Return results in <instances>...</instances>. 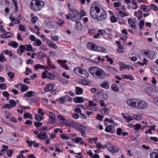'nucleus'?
<instances>
[{
    "label": "nucleus",
    "mask_w": 158,
    "mask_h": 158,
    "mask_svg": "<svg viewBox=\"0 0 158 158\" xmlns=\"http://www.w3.org/2000/svg\"><path fill=\"white\" fill-rule=\"evenodd\" d=\"M88 70L92 75L96 79H102L106 77L105 73L104 71L97 67L89 68Z\"/></svg>",
    "instance_id": "1"
},
{
    "label": "nucleus",
    "mask_w": 158,
    "mask_h": 158,
    "mask_svg": "<svg viewBox=\"0 0 158 158\" xmlns=\"http://www.w3.org/2000/svg\"><path fill=\"white\" fill-rule=\"evenodd\" d=\"M87 47L89 49L92 50L102 52H106V49L104 48L99 47L92 42L88 43L87 44Z\"/></svg>",
    "instance_id": "2"
},
{
    "label": "nucleus",
    "mask_w": 158,
    "mask_h": 158,
    "mask_svg": "<svg viewBox=\"0 0 158 158\" xmlns=\"http://www.w3.org/2000/svg\"><path fill=\"white\" fill-rule=\"evenodd\" d=\"M100 11V9L98 7H91L89 12L91 16L94 19H97L98 16V14Z\"/></svg>",
    "instance_id": "3"
},
{
    "label": "nucleus",
    "mask_w": 158,
    "mask_h": 158,
    "mask_svg": "<svg viewBox=\"0 0 158 158\" xmlns=\"http://www.w3.org/2000/svg\"><path fill=\"white\" fill-rule=\"evenodd\" d=\"M148 106L147 102L144 100H139V103L138 109H145Z\"/></svg>",
    "instance_id": "4"
},
{
    "label": "nucleus",
    "mask_w": 158,
    "mask_h": 158,
    "mask_svg": "<svg viewBox=\"0 0 158 158\" xmlns=\"http://www.w3.org/2000/svg\"><path fill=\"white\" fill-rule=\"evenodd\" d=\"M35 1L37 6V7L35 8V10H40L41 9L43 8L44 6V2L39 0H35Z\"/></svg>",
    "instance_id": "5"
},
{
    "label": "nucleus",
    "mask_w": 158,
    "mask_h": 158,
    "mask_svg": "<svg viewBox=\"0 0 158 158\" xmlns=\"http://www.w3.org/2000/svg\"><path fill=\"white\" fill-rule=\"evenodd\" d=\"M37 137L40 140H45L48 137L46 133L44 132H40Z\"/></svg>",
    "instance_id": "6"
},
{
    "label": "nucleus",
    "mask_w": 158,
    "mask_h": 158,
    "mask_svg": "<svg viewBox=\"0 0 158 158\" xmlns=\"http://www.w3.org/2000/svg\"><path fill=\"white\" fill-rule=\"evenodd\" d=\"M108 150L113 153H116L118 151V149L114 145H110L107 147Z\"/></svg>",
    "instance_id": "7"
},
{
    "label": "nucleus",
    "mask_w": 158,
    "mask_h": 158,
    "mask_svg": "<svg viewBox=\"0 0 158 158\" xmlns=\"http://www.w3.org/2000/svg\"><path fill=\"white\" fill-rule=\"evenodd\" d=\"M26 50V48L25 46L20 45L19 48L17 50V53L19 56L22 55Z\"/></svg>",
    "instance_id": "8"
},
{
    "label": "nucleus",
    "mask_w": 158,
    "mask_h": 158,
    "mask_svg": "<svg viewBox=\"0 0 158 158\" xmlns=\"http://www.w3.org/2000/svg\"><path fill=\"white\" fill-rule=\"evenodd\" d=\"M121 115H122L123 118L126 120V121L128 123L130 122L133 119L132 117L128 115L127 114H125L124 113H122Z\"/></svg>",
    "instance_id": "9"
},
{
    "label": "nucleus",
    "mask_w": 158,
    "mask_h": 158,
    "mask_svg": "<svg viewBox=\"0 0 158 158\" xmlns=\"http://www.w3.org/2000/svg\"><path fill=\"white\" fill-rule=\"evenodd\" d=\"M135 100V98H129L127 101L126 103L129 106L134 108Z\"/></svg>",
    "instance_id": "10"
},
{
    "label": "nucleus",
    "mask_w": 158,
    "mask_h": 158,
    "mask_svg": "<svg viewBox=\"0 0 158 158\" xmlns=\"http://www.w3.org/2000/svg\"><path fill=\"white\" fill-rule=\"evenodd\" d=\"M106 12L105 11H102L100 16H98L97 17V19L102 21L106 19Z\"/></svg>",
    "instance_id": "11"
},
{
    "label": "nucleus",
    "mask_w": 158,
    "mask_h": 158,
    "mask_svg": "<svg viewBox=\"0 0 158 158\" xmlns=\"http://www.w3.org/2000/svg\"><path fill=\"white\" fill-rule=\"evenodd\" d=\"M70 16H71V20L75 22H79L80 21V19L79 16H77L76 15L74 14L73 15L69 14Z\"/></svg>",
    "instance_id": "12"
},
{
    "label": "nucleus",
    "mask_w": 158,
    "mask_h": 158,
    "mask_svg": "<svg viewBox=\"0 0 158 158\" xmlns=\"http://www.w3.org/2000/svg\"><path fill=\"white\" fill-rule=\"evenodd\" d=\"M134 15L137 17L139 20L142 18V12L140 10H139L137 11H135Z\"/></svg>",
    "instance_id": "13"
},
{
    "label": "nucleus",
    "mask_w": 158,
    "mask_h": 158,
    "mask_svg": "<svg viewBox=\"0 0 158 158\" xmlns=\"http://www.w3.org/2000/svg\"><path fill=\"white\" fill-rule=\"evenodd\" d=\"M81 73H80L79 76L81 77L86 78L88 77H89V74L88 73L85 71L83 69L81 71Z\"/></svg>",
    "instance_id": "14"
},
{
    "label": "nucleus",
    "mask_w": 158,
    "mask_h": 158,
    "mask_svg": "<svg viewBox=\"0 0 158 158\" xmlns=\"http://www.w3.org/2000/svg\"><path fill=\"white\" fill-rule=\"evenodd\" d=\"M74 101L76 103H82L84 101V99L82 97H76L74 98Z\"/></svg>",
    "instance_id": "15"
},
{
    "label": "nucleus",
    "mask_w": 158,
    "mask_h": 158,
    "mask_svg": "<svg viewBox=\"0 0 158 158\" xmlns=\"http://www.w3.org/2000/svg\"><path fill=\"white\" fill-rule=\"evenodd\" d=\"M54 87L53 84H48L44 88V91L46 92H48L52 90Z\"/></svg>",
    "instance_id": "16"
},
{
    "label": "nucleus",
    "mask_w": 158,
    "mask_h": 158,
    "mask_svg": "<svg viewBox=\"0 0 158 158\" xmlns=\"http://www.w3.org/2000/svg\"><path fill=\"white\" fill-rule=\"evenodd\" d=\"M54 23L52 22H47L45 23L46 26L48 28L50 29L54 28Z\"/></svg>",
    "instance_id": "17"
},
{
    "label": "nucleus",
    "mask_w": 158,
    "mask_h": 158,
    "mask_svg": "<svg viewBox=\"0 0 158 158\" xmlns=\"http://www.w3.org/2000/svg\"><path fill=\"white\" fill-rule=\"evenodd\" d=\"M31 8L32 10L35 11H39L38 10H35V8L37 7H36L37 6L35 1H31Z\"/></svg>",
    "instance_id": "18"
},
{
    "label": "nucleus",
    "mask_w": 158,
    "mask_h": 158,
    "mask_svg": "<svg viewBox=\"0 0 158 158\" xmlns=\"http://www.w3.org/2000/svg\"><path fill=\"white\" fill-rule=\"evenodd\" d=\"M12 15L11 13L10 14L9 19L12 22H14V24H19L20 23V21L19 20L15 19L13 17H11V15Z\"/></svg>",
    "instance_id": "19"
},
{
    "label": "nucleus",
    "mask_w": 158,
    "mask_h": 158,
    "mask_svg": "<svg viewBox=\"0 0 158 158\" xmlns=\"http://www.w3.org/2000/svg\"><path fill=\"white\" fill-rule=\"evenodd\" d=\"M8 45L15 48H17L19 46V44L14 41H10L8 43Z\"/></svg>",
    "instance_id": "20"
},
{
    "label": "nucleus",
    "mask_w": 158,
    "mask_h": 158,
    "mask_svg": "<svg viewBox=\"0 0 158 158\" xmlns=\"http://www.w3.org/2000/svg\"><path fill=\"white\" fill-rule=\"evenodd\" d=\"M83 28V26L81 23L79 22L76 23L75 25V28L78 31L81 30Z\"/></svg>",
    "instance_id": "21"
},
{
    "label": "nucleus",
    "mask_w": 158,
    "mask_h": 158,
    "mask_svg": "<svg viewBox=\"0 0 158 158\" xmlns=\"http://www.w3.org/2000/svg\"><path fill=\"white\" fill-rule=\"evenodd\" d=\"M128 23L130 26L132 28L135 29L136 28V26L135 23L131 19H129L128 20Z\"/></svg>",
    "instance_id": "22"
},
{
    "label": "nucleus",
    "mask_w": 158,
    "mask_h": 158,
    "mask_svg": "<svg viewBox=\"0 0 158 158\" xmlns=\"http://www.w3.org/2000/svg\"><path fill=\"white\" fill-rule=\"evenodd\" d=\"M46 78L51 80H54L55 78V75L54 74L50 73L47 72Z\"/></svg>",
    "instance_id": "23"
},
{
    "label": "nucleus",
    "mask_w": 158,
    "mask_h": 158,
    "mask_svg": "<svg viewBox=\"0 0 158 158\" xmlns=\"http://www.w3.org/2000/svg\"><path fill=\"white\" fill-rule=\"evenodd\" d=\"M145 91L146 93L150 95H152L153 93V89L152 88L149 87H147L145 89Z\"/></svg>",
    "instance_id": "24"
},
{
    "label": "nucleus",
    "mask_w": 158,
    "mask_h": 158,
    "mask_svg": "<svg viewBox=\"0 0 158 158\" xmlns=\"http://www.w3.org/2000/svg\"><path fill=\"white\" fill-rule=\"evenodd\" d=\"M75 129L78 131H81L83 130V128H85V127L81 124H77L75 127Z\"/></svg>",
    "instance_id": "25"
},
{
    "label": "nucleus",
    "mask_w": 158,
    "mask_h": 158,
    "mask_svg": "<svg viewBox=\"0 0 158 158\" xmlns=\"http://www.w3.org/2000/svg\"><path fill=\"white\" fill-rule=\"evenodd\" d=\"M101 87L106 89H108L109 88V84L106 81H105L102 84L100 85Z\"/></svg>",
    "instance_id": "26"
},
{
    "label": "nucleus",
    "mask_w": 158,
    "mask_h": 158,
    "mask_svg": "<svg viewBox=\"0 0 158 158\" xmlns=\"http://www.w3.org/2000/svg\"><path fill=\"white\" fill-rule=\"evenodd\" d=\"M122 77L123 79H129L131 80H133L134 79L133 77L130 74L123 75Z\"/></svg>",
    "instance_id": "27"
},
{
    "label": "nucleus",
    "mask_w": 158,
    "mask_h": 158,
    "mask_svg": "<svg viewBox=\"0 0 158 158\" xmlns=\"http://www.w3.org/2000/svg\"><path fill=\"white\" fill-rule=\"evenodd\" d=\"M83 89L79 87H77L76 89L75 93L77 94H82Z\"/></svg>",
    "instance_id": "28"
},
{
    "label": "nucleus",
    "mask_w": 158,
    "mask_h": 158,
    "mask_svg": "<svg viewBox=\"0 0 158 158\" xmlns=\"http://www.w3.org/2000/svg\"><path fill=\"white\" fill-rule=\"evenodd\" d=\"M34 93L32 91H28L24 94V96L25 97H30L33 96V93Z\"/></svg>",
    "instance_id": "29"
},
{
    "label": "nucleus",
    "mask_w": 158,
    "mask_h": 158,
    "mask_svg": "<svg viewBox=\"0 0 158 158\" xmlns=\"http://www.w3.org/2000/svg\"><path fill=\"white\" fill-rule=\"evenodd\" d=\"M83 69L80 68V67H76L74 69L73 71L75 72V73L77 74L79 76L81 72V71L83 70Z\"/></svg>",
    "instance_id": "30"
},
{
    "label": "nucleus",
    "mask_w": 158,
    "mask_h": 158,
    "mask_svg": "<svg viewBox=\"0 0 158 158\" xmlns=\"http://www.w3.org/2000/svg\"><path fill=\"white\" fill-rule=\"evenodd\" d=\"M149 51H146L145 50H143L140 52V54L143 56L147 58L148 54Z\"/></svg>",
    "instance_id": "31"
},
{
    "label": "nucleus",
    "mask_w": 158,
    "mask_h": 158,
    "mask_svg": "<svg viewBox=\"0 0 158 158\" xmlns=\"http://www.w3.org/2000/svg\"><path fill=\"white\" fill-rule=\"evenodd\" d=\"M156 57V55L154 52L149 51L148 54V58H151L152 59H154Z\"/></svg>",
    "instance_id": "32"
},
{
    "label": "nucleus",
    "mask_w": 158,
    "mask_h": 158,
    "mask_svg": "<svg viewBox=\"0 0 158 158\" xmlns=\"http://www.w3.org/2000/svg\"><path fill=\"white\" fill-rule=\"evenodd\" d=\"M100 112L105 114H107L109 113V110L105 107L104 108H103L101 110Z\"/></svg>",
    "instance_id": "33"
},
{
    "label": "nucleus",
    "mask_w": 158,
    "mask_h": 158,
    "mask_svg": "<svg viewBox=\"0 0 158 158\" xmlns=\"http://www.w3.org/2000/svg\"><path fill=\"white\" fill-rule=\"evenodd\" d=\"M139 99H135V102H134V108L136 109H138L139 105Z\"/></svg>",
    "instance_id": "34"
},
{
    "label": "nucleus",
    "mask_w": 158,
    "mask_h": 158,
    "mask_svg": "<svg viewBox=\"0 0 158 158\" xmlns=\"http://www.w3.org/2000/svg\"><path fill=\"white\" fill-rule=\"evenodd\" d=\"M66 100L65 96L62 97L57 100V101H59L60 104L63 103Z\"/></svg>",
    "instance_id": "35"
},
{
    "label": "nucleus",
    "mask_w": 158,
    "mask_h": 158,
    "mask_svg": "<svg viewBox=\"0 0 158 158\" xmlns=\"http://www.w3.org/2000/svg\"><path fill=\"white\" fill-rule=\"evenodd\" d=\"M132 3L133 5L135 6V7L131 8L133 10H136L138 8V6L136 2V0H132Z\"/></svg>",
    "instance_id": "36"
},
{
    "label": "nucleus",
    "mask_w": 158,
    "mask_h": 158,
    "mask_svg": "<svg viewBox=\"0 0 158 158\" xmlns=\"http://www.w3.org/2000/svg\"><path fill=\"white\" fill-rule=\"evenodd\" d=\"M26 142L28 144L29 146L30 147H31L33 144L34 145L35 143H36V141H30L29 140L27 139V140Z\"/></svg>",
    "instance_id": "37"
},
{
    "label": "nucleus",
    "mask_w": 158,
    "mask_h": 158,
    "mask_svg": "<svg viewBox=\"0 0 158 158\" xmlns=\"http://www.w3.org/2000/svg\"><path fill=\"white\" fill-rule=\"evenodd\" d=\"M9 103L10 104V107L11 108L15 107L16 105V103L15 101L13 99H11L9 101Z\"/></svg>",
    "instance_id": "38"
},
{
    "label": "nucleus",
    "mask_w": 158,
    "mask_h": 158,
    "mask_svg": "<svg viewBox=\"0 0 158 158\" xmlns=\"http://www.w3.org/2000/svg\"><path fill=\"white\" fill-rule=\"evenodd\" d=\"M21 89L23 92L27 91L28 89L27 86L24 84L22 85L21 86Z\"/></svg>",
    "instance_id": "39"
},
{
    "label": "nucleus",
    "mask_w": 158,
    "mask_h": 158,
    "mask_svg": "<svg viewBox=\"0 0 158 158\" xmlns=\"http://www.w3.org/2000/svg\"><path fill=\"white\" fill-rule=\"evenodd\" d=\"M133 127L135 130H138L141 127V125L140 124L137 123L135 125H133L132 126Z\"/></svg>",
    "instance_id": "40"
},
{
    "label": "nucleus",
    "mask_w": 158,
    "mask_h": 158,
    "mask_svg": "<svg viewBox=\"0 0 158 158\" xmlns=\"http://www.w3.org/2000/svg\"><path fill=\"white\" fill-rule=\"evenodd\" d=\"M34 118L38 121H40L44 118L40 115H37Z\"/></svg>",
    "instance_id": "41"
},
{
    "label": "nucleus",
    "mask_w": 158,
    "mask_h": 158,
    "mask_svg": "<svg viewBox=\"0 0 158 158\" xmlns=\"http://www.w3.org/2000/svg\"><path fill=\"white\" fill-rule=\"evenodd\" d=\"M23 117L25 118L32 119V115L29 113H25Z\"/></svg>",
    "instance_id": "42"
},
{
    "label": "nucleus",
    "mask_w": 158,
    "mask_h": 158,
    "mask_svg": "<svg viewBox=\"0 0 158 158\" xmlns=\"http://www.w3.org/2000/svg\"><path fill=\"white\" fill-rule=\"evenodd\" d=\"M35 42L34 44H35V46H39L41 45L42 44L41 41L39 39H36L35 41Z\"/></svg>",
    "instance_id": "43"
},
{
    "label": "nucleus",
    "mask_w": 158,
    "mask_h": 158,
    "mask_svg": "<svg viewBox=\"0 0 158 158\" xmlns=\"http://www.w3.org/2000/svg\"><path fill=\"white\" fill-rule=\"evenodd\" d=\"M25 47L26 48V50L27 51H31L32 48V47L31 45L30 44H27L25 45Z\"/></svg>",
    "instance_id": "44"
},
{
    "label": "nucleus",
    "mask_w": 158,
    "mask_h": 158,
    "mask_svg": "<svg viewBox=\"0 0 158 158\" xmlns=\"http://www.w3.org/2000/svg\"><path fill=\"white\" fill-rule=\"evenodd\" d=\"M32 73V71L29 68L27 67L26 69V71L25 72V73L26 75H28L29 74Z\"/></svg>",
    "instance_id": "45"
},
{
    "label": "nucleus",
    "mask_w": 158,
    "mask_h": 158,
    "mask_svg": "<svg viewBox=\"0 0 158 158\" xmlns=\"http://www.w3.org/2000/svg\"><path fill=\"white\" fill-rule=\"evenodd\" d=\"M110 21L111 23H115L117 21V19L114 15H113L110 19Z\"/></svg>",
    "instance_id": "46"
},
{
    "label": "nucleus",
    "mask_w": 158,
    "mask_h": 158,
    "mask_svg": "<svg viewBox=\"0 0 158 158\" xmlns=\"http://www.w3.org/2000/svg\"><path fill=\"white\" fill-rule=\"evenodd\" d=\"M42 123L35 122L34 123V125L36 127H41L42 125Z\"/></svg>",
    "instance_id": "47"
},
{
    "label": "nucleus",
    "mask_w": 158,
    "mask_h": 158,
    "mask_svg": "<svg viewBox=\"0 0 158 158\" xmlns=\"http://www.w3.org/2000/svg\"><path fill=\"white\" fill-rule=\"evenodd\" d=\"M13 151L11 150H9L7 151V155L9 157L11 156L13 153Z\"/></svg>",
    "instance_id": "48"
},
{
    "label": "nucleus",
    "mask_w": 158,
    "mask_h": 158,
    "mask_svg": "<svg viewBox=\"0 0 158 158\" xmlns=\"http://www.w3.org/2000/svg\"><path fill=\"white\" fill-rule=\"evenodd\" d=\"M43 67L44 66L43 65H41L40 64H36L34 66V67L35 68V69L36 70L39 69H43Z\"/></svg>",
    "instance_id": "49"
},
{
    "label": "nucleus",
    "mask_w": 158,
    "mask_h": 158,
    "mask_svg": "<svg viewBox=\"0 0 158 158\" xmlns=\"http://www.w3.org/2000/svg\"><path fill=\"white\" fill-rule=\"evenodd\" d=\"M150 7L155 11H157L158 10L157 7L154 4H151Z\"/></svg>",
    "instance_id": "50"
},
{
    "label": "nucleus",
    "mask_w": 158,
    "mask_h": 158,
    "mask_svg": "<svg viewBox=\"0 0 158 158\" xmlns=\"http://www.w3.org/2000/svg\"><path fill=\"white\" fill-rule=\"evenodd\" d=\"M48 45L49 46L52 47L55 49H56L57 48V45L52 42H50V43L48 44Z\"/></svg>",
    "instance_id": "51"
},
{
    "label": "nucleus",
    "mask_w": 158,
    "mask_h": 158,
    "mask_svg": "<svg viewBox=\"0 0 158 158\" xmlns=\"http://www.w3.org/2000/svg\"><path fill=\"white\" fill-rule=\"evenodd\" d=\"M7 75L10 79H12L15 76V74L13 73L9 72L7 73Z\"/></svg>",
    "instance_id": "52"
},
{
    "label": "nucleus",
    "mask_w": 158,
    "mask_h": 158,
    "mask_svg": "<svg viewBox=\"0 0 158 158\" xmlns=\"http://www.w3.org/2000/svg\"><path fill=\"white\" fill-rule=\"evenodd\" d=\"M5 55H8L10 56H12V54L11 51H9L8 50H6L5 51Z\"/></svg>",
    "instance_id": "53"
},
{
    "label": "nucleus",
    "mask_w": 158,
    "mask_h": 158,
    "mask_svg": "<svg viewBox=\"0 0 158 158\" xmlns=\"http://www.w3.org/2000/svg\"><path fill=\"white\" fill-rule=\"evenodd\" d=\"M55 121V119L50 118L48 122V123L49 124H52L54 123Z\"/></svg>",
    "instance_id": "54"
},
{
    "label": "nucleus",
    "mask_w": 158,
    "mask_h": 158,
    "mask_svg": "<svg viewBox=\"0 0 158 158\" xmlns=\"http://www.w3.org/2000/svg\"><path fill=\"white\" fill-rule=\"evenodd\" d=\"M122 132V129L121 128H118L116 130V133L119 135H121Z\"/></svg>",
    "instance_id": "55"
},
{
    "label": "nucleus",
    "mask_w": 158,
    "mask_h": 158,
    "mask_svg": "<svg viewBox=\"0 0 158 158\" xmlns=\"http://www.w3.org/2000/svg\"><path fill=\"white\" fill-rule=\"evenodd\" d=\"M98 32L100 35L105 34L106 32V31L104 30L99 29L98 31Z\"/></svg>",
    "instance_id": "56"
},
{
    "label": "nucleus",
    "mask_w": 158,
    "mask_h": 158,
    "mask_svg": "<svg viewBox=\"0 0 158 158\" xmlns=\"http://www.w3.org/2000/svg\"><path fill=\"white\" fill-rule=\"evenodd\" d=\"M6 89V85L4 83L0 84V89L4 90Z\"/></svg>",
    "instance_id": "57"
},
{
    "label": "nucleus",
    "mask_w": 158,
    "mask_h": 158,
    "mask_svg": "<svg viewBox=\"0 0 158 158\" xmlns=\"http://www.w3.org/2000/svg\"><path fill=\"white\" fill-rule=\"evenodd\" d=\"M104 117V116L103 115H101L100 114H98L97 115V116L96 117V118L102 121V119Z\"/></svg>",
    "instance_id": "58"
},
{
    "label": "nucleus",
    "mask_w": 158,
    "mask_h": 158,
    "mask_svg": "<svg viewBox=\"0 0 158 158\" xmlns=\"http://www.w3.org/2000/svg\"><path fill=\"white\" fill-rule=\"evenodd\" d=\"M111 129L110 125H109L106 127L105 131L107 132H109L111 131Z\"/></svg>",
    "instance_id": "59"
},
{
    "label": "nucleus",
    "mask_w": 158,
    "mask_h": 158,
    "mask_svg": "<svg viewBox=\"0 0 158 158\" xmlns=\"http://www.w3.org/2000/svg\"><path fill=\"white\" fill-rule=\"evenodd\" d=\"M49 116L50 118H52L56 119V116L55 114L52 112H50L49 113Z\"/></svg>",
    "instance_id": "60"
},
{
    "label": "nucleus",
    "mask_w": 158,
    "mask_h": 158,
    "mask_svg": "<svg viewBox=\"0 0 158 158\" xmlns=\"http://www.w3.org/2000/svg\"><path fill=\"white\" fill-rule=\"evenodd\" d=\"M51 39L52 40H54L55 41H56L58 40L59 37L57 35L53 36H51Z\"/></svg>",
    "instance_id": "61"
},
{
    "label": "nucleus",
    "mask_w": 158,
    "mask_h": 158,
    "mask_svg": "<svg viewBox=\"0 0 158 158\" xmlns=\"http://www.w3.org/2000/svg\"><path fill=\"white\" fill-rule=\"evenodd\" d=\"M118 13L120 16L122 17H124L126 16V13L122 11H119Z\"/></svg>",
    "instance_id": "62"
},
{
    "label": "nucleus",
    "mask_w": 158,
    "mask_h": 158,
    "mask_svg": "<svg viewBox=\"0 0 158 158\" xmlns=\"http://www.w3.org/2000/svg\"><path fill=\"white\" fill-rule=\"evenodd\" d=\"M19 29L23 31H26V28L25 27L22 25H20L19 26Z\"/></svg>",
    "instance_id": "63"
},
{
    "label": "nucleus",
    "mask_w": 158,
    "mask_h": 158,
    "mask_svg": "<svg viewBox=\"0 0 158 158\" xmlns=\"http://www.w3.org/2000/svg\"><path fill=\"white\" fill-rule=\"evenodd\" d=\"M29 39L31 41H35L36 40V39L35 36L32 35H30Z\"/></svg>",
    "instance_id": "64"
}]
</instances>
